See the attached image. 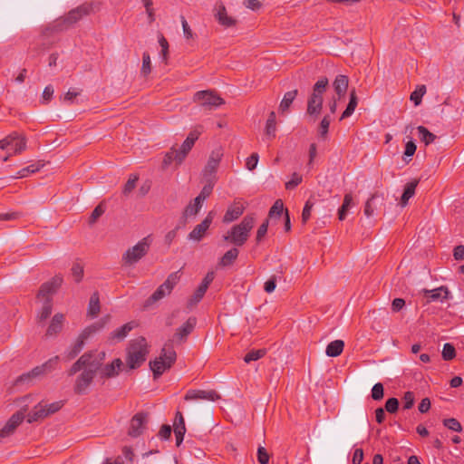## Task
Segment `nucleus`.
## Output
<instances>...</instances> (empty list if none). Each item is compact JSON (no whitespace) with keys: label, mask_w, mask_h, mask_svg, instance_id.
I'll use <instances>...</instances> for the list:
<instances>
[{"label":"nucleus","mask_w":464,"mask_h":464,"mask_svg":"<svg viewBox=\"0 0 464 464\" xmlns=\"http://www.w3.org/2000/svg\"><path fill=\"white\" fill-rule=\"evenodd\" d=\"M343 347H344L343 341L334 340L327 345L325 353L329 357L339 356L343 353Z\"/></svg>","instance_id":"nucleus-32"},{"label":"nucleus","mask_w":464,"mask_h":464,"mask_svg":"<svg viewBox=\"0 0 464 464\" xmlns=\"http://www.w3.org/2000/svg\"><path fill=\"white\" fill-rule=\"evenodd\" d=\"M196 324V317H189L179 328L177 329L174 337L179 341H183L194 330Z\"/></svg>","instance_id":"nucleus-24"},{"label":"nucleus","mask_w":464,"mask_h":464,"mask_svg":"<svg viewBox=\"0 0 464 464\" xmlns=\"http://www.w3.org/2000/svg\"><path fill=\"white\" fill-rule=\"evenodd\" d=\"M122 366V362L120 358L113 360L111 363L106 364L105 366H100L98 370L101 377L102 378H111L118 375L119 371Z\"/></svg>","instance_id":"nucleus-22"},{"label":"nucleus","mask_w":464,"mask_h":464,"mask_svg":"<svg viewBox=\"0 0 464 464\" xmlns=\"http://www.w3.org/2000/svg\"><path fill=\"white\" fill-rule=\"evenodd\" d=\"M238 253H239L238 249L236 247L229 249L220 258L219 265L221 266H231L235 262V260L237 258Z\"/></svg>","instance_id":"nucleus-38"},{"label":"nucleus","mask_w":464,"mask_h":464,"mask_svg":"<svg viewBox=\"0 0 464 464\" xmlns=\"http://www.w3.org/2000/svg\"><path fill=\"white\" fill-rule=\"evenodd\" d=\"M215 217L214 211H209L206 218L197 225L188 234V238L196 242H199L206 235L208 229L213 222Z\"/></svg>","instance_id":"nucleus-15"},{"label":"nucleus","mask_w":464,"mask_h":464,"mask_svg":"<svg viewBox=\"0 0 464 464\" xmlns=\"http://www.w3.org/2000/svg\"><path fill=\"white\" fill-rule=\"evenodd\" d=\"M147 417L148 415L143 412H139L132 417L128 431L130 437L136 438L142 433L147 422Z\"/></svg>","instance_id":"nucleus-18"},{"label":"nucleus","mask_w":464,"mask_h":464,"mask_svg":"<svg viewBox=\"0 0 464 464\" xmlns=\"http://www.w3.org/2000/svg\"><path fill=\"white\" fill-rule=\"evenodd\" d=\"M443 425L456 432H460L462 430V426L460 422L455 418H449L443 420Z\"/></svg>","instance_id":"nucleus-52"},{"label":"nucleus","mask_w":464,"mask_h":464,"mask_svg":"<svg viewBox=\"0 0 464 464\" xmlns=\"http://www.w3.org/2000/svg\"><path fill=\"white\" fill-rule=\"evenodd\" d=\"M417 130L420 134V140L424 142L425 145H429L436 140V135L431 133L426 127L419 126Z\"/></svg>","instance_id":"nucleus-42"},{"label":"nucleus","mask_w":464,"mask_h":464,"mask_svg":"<svg viewBox=\"0 0 464 464\" xmlns=\"http://www.w3.org/2000/svg\"><path fill=\"white\" fill-rule=\"evenodd\" d=\"M276 112L271 111L266 120L265 132H266V135L269 139H274L276 137Z\"/></svg>","instance_id":"nucleus-35"},{"label":"nucleus","mask_w":464,"mask_h":464,"mask_svg":"<svg viewBox=\"0 0 464 464\" xmlns=\"http://www.w3.org/2000/svg\"><path fill=\"white\" fill-rule=\"evenodd\" d=\"M105 353L99 352L95 358L88 364L82 372L76 378L74 384V392L77 394H82L86 392L87 388L92 382L95 374L98 372L100 366L102 364L105 359Z\"/></svg>","instance_id":"nucleus-2"},{"label":"nucleus","mask_w":464,"mask_h":464,"mask_svg":"<svg viewBox=\"0 0 464 464\" xmlns=\"http://www.w3.org/2000/svg\"><path fill=\"white\" fill-rule=\"evenodd\" d=\"M139 178L137 175H131L128 181L125 183L122 193L127 196L129 195L136 187V183Z\"/></svg>","instance_id":"nucleus-54"},{"label":"nucleus","mask_w":464,"mask_h":464,"mask_svg":"<svg viewBox=\"0 0 464 464\" xmlns=\"http://www.w3.org/2000/svg\"><path fill=\"white\" fill-rule=\"evenodd\" d=\"M422 293L427 297V302H434L439 299L445 300L450 298V291L447 286H440L433 290L423 289Z\"/></svg>","instance_id":"nucleus-23"},{"label":"nucleus","mask_w":464,"mask_h":464,"mask_svg":"<svg viewBox=\"0 0 464 464\" xmlns=\"http://www.w3.org/2000/svg\"><path fill=\"white\" fill-rule=\"evenodd\" d=\"M381 198L382 200H383L384 197H383V194H380L378 192H375L373 193L371 198L365 202V206H364V209H363V212H364V215L368 218L372 217L374 213V210H375V207L373 206V203L375 201V199L377 198Z\"/></svg>","instance_id":"nucleus-40"},{"label":"nucleus","mask_w":464,"mask_h":464,"mask_svg":"<svg viewBox=\"0 0 464 464\" xmlns=\"http://www.w3.org/2000/svg\"><path fill=\"white\" fill-rule=\"evenodd\" d=\"M349 79L346 75L339 74L335 77L333 86L338 97H343L347 92Z\"/></svg>","instance_id":"nucleus-27"},{"label":"nucleus","mask_w":464,"mask_h":464,"mask_svg":"<svg viewBox=\"0 0 464 464\" xmlns=\"http://www.w3.org/2000/svg\"><path fill=\"white\" fill-rule=\"evenodd\" d=\"M297 93H298V91L296 89L285 93L284 98L281 101L280 105H279V111L282 114L288 111V110H289L291 104L293 103L294 100L295 99Z\"/></svg>","instance_id":"nucleus-31"},{"label":"nucleus","mask_w":464,"mask_h":464,"mask_svg":"<svg viewBox=\"0 0 464 464\" xmlns=\"http://www.w3.org/2000/svg\"><path fill=\"white\" fill-rule=\"evenodd\" d=\"M176 358L177 354L172 344L170 343H166L161 349L160 356L150 362L153 378L158 379L166 370L170 369Z\"/></svg>","instance_id":"nucleus-4"},{"label":"nucleus","mask_w":464,"mask_h":464,"mask_svg":"<svg viewBox=\"0 0 464 464\" xmlns=\"http://www.w3.org/2000/svg\"><path fill=\"white\" fill-rule=\"evenodd\" d=\"M46 413L44 409V404L43 402H39L37 405L34 407V409L27 415V422L33 423L38 420H42L45 419Z\"/></svg>","instance_id":"nucleus-28"},{"label":"nucleus","mask_w":464,"mask_h":464,"mask_svg":"<svg viewBox=\"0 0 464 464\" xmlns=\"http://www.w3.org/2000/svg\"><path fill=\"white\" fill-rule=\"evenodd\" d=\"M200 132L197 130H192L188 135L187 139L181 144L179 150L175 149V162L177 164H181L184 160L188 153L191 150L194 146L196 140L198 139Z\"/></svg>","instance_id":"nucleus-14"},{"label":"nucleus","mask_w":464,"mask_h":464,"mask_svg":"<svg viewBox=\"0 0 464 464\" xmlns=\"http://www.w3.org/2000/svg\"><path fill=\"white\" fill-rule=\"evenodd\" d=\"M53 311V299H47L44 301L41 310L38 312L36 319L38 322H44L52 314Z\"/></svg>","instance_id":"nucleus-37"},{"label":"nucleus","mask_w":464,"mask_h":464,"mask_svg":"<svg viewBox=\"0 0 464 464\" xmlns=\"http://www.w3.org/2000/svg\"><path fill=\"white\" fill-rule=\"evenodd\" d=\"M223 158V150L221 147L217 148L212 150L208 162L203 169V178L204 179H213L216 181V172L218 169L219 163Z\"/></svg>","instance_id":"nucleus-10"},{"label":"nucleus","mask_w":464,"mask_h":464,"mask_svg":"<svg viewBox=\"0 0 464 464\" xmlns=\"http://www.w3.org/2000/svg\"><path fill=\"white\" fill-rule=\"evenodd\" d=\"M72 276L74 278L76 283H79L82 281L83 277V267L79 263H75L72 265Z\"/></svg>","instance_id":"nucleus-56"},{"label":"nucleus","mask_w":464,"mask_h":464,"mask_svg":"<svg viewBox=\"0 0 464 464\" xmlns=\"http://www.w3.org/2000/svg\"><path fill=\"white\" fill-rule=\"evenodd\" d=\"M173 429L174 430L186 431L185 420L180 411L176 412Z\"/></svg>","instance_id":"nucleus-55"},{"label":"nucleus","mask_w":464,"mask_h":464,"mask_svg":"<svg viewBox=\"0 0 464 464\" xmlns=\"http://www.w3.org/2000/svg\"><path fill=\"white\" fill-rule=\"evenodd\" d=\"M302 176L295 172L293 173L291 179L285 183V188L288 190L294 189L302 182Z\"/></svg>","instance_id":"nucleus-57"},{"label":"nucleus","mask_w":464,"mask_h":464,"mask_svg":"<svg viewBox=\"0 0 464 464\" xmlns=\"http://www.w3.org/2000/svg\"><path fill=\"white\" fill-rule=\"evenodd\" d=\"M63 406V401H54L53 403H50V404H44V409H45V413H46V416H50L52 414H54L55 412L59 411L62 407Z\"/></svg>","instance_id":"nucleus-53"},{"label":"nucleus","mask_w":464,"mask_h":464,"mask_svg":"<svg viewBox=\"0 0 464 464\" xmlns=\"http://www.w3.org/2000/svg\"><path fill=\"white\" fill-rule=\"evenodd\" d=\"M266 353V351L265 349L252 350L245 355L244 361L245 362L249 363L250 362L256 361L264 357Z\"/></svg>","instance_id":"nucleus-46"},{"label":"nucleus","mask_w":464,"mask_h":464,"mask_svg":"<svg viewBox=\"0 0 464 464\" xmlns=\"http://www.w3.org/2000/svg\"><path fill=\"white\" fill-rule=\"evenodd\" d=\"M259 156L257 153H252L247 159L246 162V167L249 170H253L256 169L258 162Z\"/></svg>","instance_id":"nucleus-63"},{"label":"nucleus","mask_w":464,"mask_h":464,"mask_svg":"<svg viewBox=\"0 0 464 464\" xmlns=\"http://www.w3.org/2000/svg\"><path fill=\"white\" fill-rule=\"evenodd\" d=\"M254 225V216L246 215L239 224L233 226L223 238L225 241L234 244L237 246H241L247 241L249 233Z\"/></svg>","instance_id":"nucleus-3"},{"label":"nucleus","mask_w":464,"mask_h":464,"mask_svg":"<svg viewBox=\"0 0 464 464\" xmlns=\"http://www.w3.org/2000/svg\"><path fill=\"white\" fill-rule=\"evenodd\" d=\"M100 310H101V305H100L99 293L94 292L91 295V298L89 301V305H88V310H87L88 315L94 318L99 314Z\"/></svg>","instance_id":"nucleus-30"},{"label":"nucleus","mask_w":464,"mask_h":464,"mask_svg":"<svg viewBox=\"0 0 464 464\" xmlns=\"http://www.w3.org/2000/svg\"><path fill=\"white\" fill-rule=\"evenodd\" d=\"M426 93V86L420 85L416 88L414 92L411 94V101L414 102L415 105H419L421 102V99L423 95Z\"/></svg>","instance_id":"nucleus-48"},{"label":"nucleus","mask_w":464,"mask_h":464,"mask_svg":"<svg viewBox=\"0 0 464 464\" xmlns=\"http://www.w3.org/2000/svg\"><path fill=\"white\" fill-rule=\"evenodd\" d=\"M383 385L381 382L375 383L372 389V398L380 401L383 398Z\"/></svg>","instance_id":"nucleus-58"},{"label":"nucleus","mask_w":464,"mask_h":464,"mask_svg":"<svg viewBox=\"0 0 464 464\" xmlns=\"http://www.w3.org/2000/svg\"><path fill=\"white\" fill-rule=\"evenodd\" d=\"M107 322L106 318H103L87 327H85L81 334L78 335L75 342L67 349L65 356L67 360L74 359L83 349L85 341L92 334L102 330Z\"/></svg>","instance_id":"nucleus-5"},{"label":"nucleus","mask_w":464,"mask_h":464,"mask_svg":"<svg viewBox=\"0 0 464 464\" xmlns=\"http://www.w3.org/2000/svg\"><path fill=\"white\" fill-rule=\"evenodd\" d=\"M268 224H269L268 219H266L258 227V229L256 231V240L257 243H259L263 239V237L266 236V234L267 232Z\"/></svg>","instance_id":"nucleus-62"},{"label":"nucleus","mask_w":464,"mask_h":464,"mask_svg":"<svg viewBox=\"0 0 464 464\" xmlns=\"http://www.w3.org/2000/svg\"><path fill=\"white\" fill-rule=\"evenodd\" d=\"M206 184L202 188L200 193L196 197L198 200H201L204 202V200L210 196L212 193L215 182L213 179H205Z\"/></svg>","instance_id":"nucleus-43"},{"label":"nucleus","mask_w":464,"mask_h":464,"mask_svg":"<svg viewBox=\"0 0 464 464\" xmlns=\"http://www.w3.org/2000/svg\"><path fill=\"white\" fill-rule=\"evenodd\" d=\"M403 408L405 410L411 409L414 405V393L412 392H406L402 398Z\"/></svg>","instance_id":"nucleus-60"},{"label":"nucleus","mask_w":464,"mask_h":464,"mask_svg":"<svg viewBox=\"0 0 464 464\" xmlns=\"http://www.w3.org/2000/svg\"><path fill=\"white\" fill-rule=\"evenodd\" d=\"M44 166V162L42 160H38L37 162L33 163V164L20 169L17 172V174L14 176V178H16V179L25 178L32 173H35V172L39 171Z\"/></svg>","instance_id":"nucleus-33"},{"label":"nucleus","mask_w":464,"mask_h":464,"mask_svg":"<svg viewBox=\"0 0 464 464\" xmlns=\"http://www.w3.org/2000/svg\"><path fill=\"white\" fill-rule=\"evenodd\" d=\"M98 351H90L83 353L69 369L68 375L72 376L82 369H85L88 364H91V362L95 358V355L98 353Z\"/></svg>","instance_id":"nucleus-20"},{"label":"nucleus","mask_w":464,"mask_h":464,"mask_svg":"<svg viewBox=\"0 0 464 464\" xmlns=\"http://www.w3.org/2000/svg\"><path fill=\"white\" fill-rule=\"evenodd\" d=\"M353 205V196L351 193H346L343 197V202L338 210V218L343 221L345 219L349 208Z\"/></svg>","instance_id":"nucleus-39"},{"label":"nucleus","mask_w":464,"mask_h":464,"mask_svg":"<svg viewBox=\"0 0 464 464\" xmlns=\"http://www.w3.org/2000/svg\"><path fill=\"white\" fill-rule=\"evenodd\" d=\"M26 409H22L13 414L10 419L6 421L5 425L0 430V443L4 441L5 439L12 436L17 427L23 422L24 420V412Z\"/></svg>","instance_id":"nucleus-12"},{"label":"nucleus","mask_w":464,"mask_h":464,"mask_svg":"<svg viewBox=\"0 0 464 464\" xmlns=\"http://www.w3.org/2000/svg\"><path fill=\"white\" fill-rule=\"evenodd\" d=\"M207 290H208L207 288H205L204 286L199 285L198 287L194 292L193 295L188 299V307L192 308L197 304H198L201 301V299L203 298Z\"/></svg>","instance_id":"nucleus-41"},{"label":"nucleus","mask_w":464,"mask_h":464,"mask_svg":"<svg viewBox=\"0 0 464 464\" xmlns=\"http://www.w3.org/2000/svg\"><path fill=\"white\" fill-rule=\"evenodd\" d=\"M150 244V236H148L143 237L135 246L129 248L122 256L125 264L133 265L140 261L148 253Z\"/></svg>","instance_id":"nucleus-8"},{"label":"nucleus","mask_w":464,"mask_h":464,"mask_svg":"<svg viewBox=\"0 0 464 464\" xmlns=\"http://www.w3.org/2000/svg\"><path fill=\"white\" fill-rule=\"evenodd\" d=\"M456 356L455 347L451 343H445L442 349V358L445 361H450Z\"/></svg>","instance_id":"nucleus-51"},{"label":"nucleus","mask_w":464,"mask_h":464,"mask_svg":"<svg viewBox=\"0 0 464 464\" xmlns=\"http://www.w3.org/2000/svg\"><path fill=\"white\" fill-rule=\"evenodd\" d=\"M44 375H45V374L41 370V367L40 366H36L34 369H32L29 372L22 374L19 377L18 382H26L28 380H31V379H34V378H38V377H41V376H44Z\"/></svg>","instance_id":"nucleus-44"},{"label":"nucleus","mask_w":464,"mask_h":464,"mask_svg":"<svg viewBox=\"0 0 464 464\" xmlns=\"http://www.w3.org/2000/svg\"><path fill=\"white\" fill-rule=\"evenodd\" d=\"M399 408V401L396 398H390L385 403V410L390 413H395Z\"/></svg>","instance_id":"nucleus-61"},{"label":"nucleus","mask_w":464,"mask_h":464,"mask_svg":"<svg viewBox=\"0 0 464 464\" xmlns=\"http://www.w3.org/2000/svg\"><path fill=\"white\" fill-rule=\"evenodd\" d=\"M151 72V62L150 56L148 52H144L142 54V66L140 72L142 75L147 76Z\"/></svg>","instance_id":"nucleus-50"},{"label":"nucleus","mask_w":464,"mask_h":464,"mask_svg":"<svg viewBox=\"0 0 464 464\" xmlns=\"http://www.w3.org/2000/svg\"><path fill=\"white\" fill-rule=\"evenodd\" d=\"M8 147L14 150V154H20L26 149V139L17 132H12L0 140V149L5 150Z\"/></svg>","instance_id":"nucleus-11"},{"label":"nucleus","mask_w":464,"mask_h":464,"mask_svg":"<svg viewBox=\"0 0 464 464\" xmlns=\"http://www.w3.org/2000/svg\"><path fill=\"white\" fill-rule=\"evenodd\" d=\"M245 209V202L242 199H235L233 204L227 208L223 217V222L230 223L237 220L244 213Z\"/></svg>","instance_id":"nucleus-17"},{"label":"nucleus","mask_w":464,"mask_h":464,"mask_svg":"<svg viewBox=\"0 0 464 464\" xmlns=\"http://www.w3.org/2000/svg\"><path fill=\"white\" fill-rule=\"evenodd\" d=\"M59 356H53V358L49 359L48 361H46L44 363H43L42 365H39L41 367V370L44 372V374H47L51 372H53L56 366L58 365V362H59Z\"/></svg>","instance_id":"nucleus-45"},{"label":"nucleus","mask_w":464,"mask_h":464,"mask_svg":"<svg viewBox=\"0 0 464 464\" xmlns=\"http://www.w3.org/2000/svg\"><path fill=\"white\" fill-rule=\"evenodd\" d=\"M257 459L260 464H267L269 461V455L264 447L257 449Z\"/></svg>","instance_id":"nucleus-64"},{"label":"nucleus","mask_w":464,"mask_h":464,"mask_svg":"<svg viewBox=\"0 0 464 464\" xmlns=\"http://www.w3.org/2000/svg\"><path fill=\"white\" fill-rule=\"evenodd\" d=\"M193 101L206 110H214L225 103L217 92L213 90L198 91L194 94Z\"/></svg>","instance_id":"nucleus-7"},{"label":"nucleus","mask_w":464,"mask_h":464,"mask_svg":"<svg viewBox=\"0 0 464 464\" xmlns=\"http://www.w3.org/2000/svg\"><path fill=\"white\" fill-rule=\"evenodd\" d=\"M328 79L321 77L314 85L313 92L307 102V114L311 116H318L323 108V94L328 86Z\"/></svg>","instance_id":"nucleus-6"},{"label":"nucleus","mask_w":464,"mask_h":464,"mask_svg":"<svg viewBox=\"0 0 464 464\" xmlns=\"http://www.w3.org/2000/svg\"><path fill=\"white\" fill-rule=\"evenodd\" d=\"M357 104H358V98L356 96L355 90L353 89L350 92L349 103H348L346 109L344 110V111L343 112L340 120L342 121L345 118L350 117L353 113Z\"/></svg>","instance_id":"nucleus-34"},{"label":"nucleus","mask_w":464,"mask_h":464,"mask_svg":"<svg viewBox=\"0 0 464 464\" xmlns=\"http://www.w3.org/2000/svg\"><path fill=\"white\" fill-rule=\"evenodd\" d=\"M179 273V271H177L169 275L165 282L147 299L146 305H150L169 295L179 281L180 276Z\"/></svg>","instance_id":"nucleus-9"},{"label":"nucleus","mask_w":464,"mask_h":464,"mask_svg":"<svg viewBox=\"0 0 464 464\" xmlns=\"http://www.w3.org/2000/svg\"><path fill=\"white\" fill-rule=\"evenodd\" d=\"M283 212H284L283 201L281 199H277V200H276L274 205L271 207L269 213H268V217L270 218H279Z\"/></svg>","instance_id":"nucleus-47"},{"label":"nucleus","mask_w":464,"mask_h":464,"mask_svg":"<svg viewBox=\"0 0 464 464\" xmlns=\"http://www.w3.org/2000/svg\"><path fill=\"white\" fill-rule=\"evenodd\" d=\"M63 277L59 275L54 276L50 281L44 283L36 295L37 299H53V295L57 292L63 284Z\"/></svg>","instance_id":"nucleus-13"},{"label":"nucleus","mask_w":464,"mask_h":464,"mask_svg":"<svg viewBox=\"0 0 464 464\" xmlns=\"http://www.w3.org/2000/svg\"><path fill=\"white\" fill-rule=\"evenodd\" d=\"M220 399V395L214 390H189L186 395L185 400L186 401H192V400H207L215 401Z\"/></svg>","instance_id":"nucleus-19"},{"label":"nucleus","mask_w":464,"mask_h":464,"mask_svg":"<svg viewBox=\"0 0 464 464\" xmlns=\"http://www.w3.org/2000/svg\"><path fill=\"white\" fill-rule=\"evenodd\" d=\"M137 326L134 321L129 322L110 334V341H122L128 334Z\"/></svg>","instance_id":"nucleus-25"},{"label":"nucleus","mask_w":464,"mask_h":464,"mask_svg":"<svg viewBox=\"0 0 464 464\" xmlns=\"http://www.w3.org/2000/svg\"><path fill=\"white\" fill-rule=\"evenodd\" d=\"M64 315L57 313L53 315L46 331V336H53L59 334L63 326Z\"/></svg>","instance_id":"nucleus-26"},{"label":"nucleus","mask_w":464,"mask_h":464,"mask_svg":"<svg viewBox=\"0 0 464 464\" xmlns=\"http://www.w3.org/2000/svg\"><path fill=\"white\" fill-rule=\"evenodd\" d=\"M418 184H419V180L414 179L411 182H408L405 185L404 191L401 195V201H400V205L401 207L407 206L409 199L414 196L415 189H416Z\"/></svg>","instance_id":"nucleus-29"},{"label":"nucleus","mask_w":464,"mask_h":464,"mask_svg":"<svg viewBox=\"0 0 464 464\" xmlns=\"http://www.w3.org/2000/svg\"><path fill=\"white\" fill-rule=\"evenodd\" d=\"M313 207H314V203L310 199H308L305 202L304 207L303 208V212H302V222L304 224L306 223L308 221V219L310 218Z\"/></svg>","instance_id":"nucleus-59"},{"label":"nucleus","mask_w":464,"mask_h":464,"mask_svg":"<svg viewBox=\"0 0 464 464\" xmlns=\"http://www.w3.org/2000/svg\"><path fill=\"white\" fill-rule=\"evenodd\" d=\"M149 353V345L143 336L132 339L127 347L126 363L129 368H139L146 361Z\"/></svg>","instance_id":"nucleus-1"},{"label":"nucleus","mask_w":464,"mask_h":464,"mask_svg":"<svg viewBox=\"0 0 464 464\" xmlns=\"http://www.w3.org/2000/svg\"><path fill=\"white\" fill-rule=\"evenodd\" d=\"M93 10L92 3H84L74 9H72L63 18L67 24H72L81 20L83 16L90 14Z\"/></svg>","instance_id":"nucleus-16"},{"label":"nucleus","mask_w":464,"mask_h":464,"mask_svg":"<svg viewBox=\"0 0 464 464\" xmlns=\"http://www.w3.org/2000/svg\"><path fill=\"white\" fill-rule=\"evenodd\" d=\"M216 14L215 17L218 20V24L226 28L233 27L237 24V20L229 16L227 13V9L225 5L220 3L216 5Z\"/></svg>","instance_id":"nucleus-21"},{"label":"nucleus","mask_w":464,"mask_h":464,"mask_svg":"<svg viewBox=\"0 0 464 464\" xmlns=\"http://www.w3.org/2000/svg\"><path fill=\"white\" fill-rule=\"evenodd\" d=\"M105 212V207L102 203H100L92 212L91 216L89 217L88 223L89 225H93L96 223L98 218L102 216Z\"/></svg>","instance_id":"nucleus-49"},{"label":"nucleus","mask_w":464,"mask_h":464,"mask_svg":"<svg viewBox=\"0 0 464 464\" xmlns=\"http://www.w3.org/2000/svg\"><path fill=\"white\" fill-rule=\"evenodd\" d=\"M202 203L203 201L198 200V198H195L194 200L190 202L184 209L183 217L188 218L197 216L202 208Z\"/></svg>","instance_id":"nucleus-36"}]
</instances>
